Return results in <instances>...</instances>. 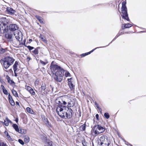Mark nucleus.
<instances>
[{"label":"nucleus","instance_id":"ea45409f","mask_svg":"<svg viewBox=\"0 0 146 146\" xmlns=\"http://www.w3.org/2000/svg\"><path fill=\"white\" fill-rule=\"evenodd\" d=\"M27 48L29 49V51L31 52V50H32L35 49L34 47H32V46H27Z\"/></svg>","mask_w":146,"mask_h":146},{"label":"nucleus","instance_id":"37998d69","mask_svg":"<svg viewBox=\"0 0 146 146\" xmlns=\"http://www.w3.org/2000/svg\"><path fill=\"white\" fill-rule=\"evenodd\" d=\"M104 116L106 119H108L110 117L109 114L107 113H105L104 114Z\"/></svg>","mask_w":146,"mask_h":146},{"label":"nucleus","instance_id":"bb28decb","mask_svg":"<svg viewBox=\"0 0 146 146\" xmlns=\"http://www.w3.org/2000/svg\"><path fill=\"white\" fill-rule=\"evenodd\" d=\"M35 17L41 23H43V19L41 17L37 15Z\"/></svg>","mask_w":146,"mask_h":146},{"label":"nucleus","instance_id":"a19ab883","mask_svg":"<svg viewBox=\"0 0 146 146\" xmlns=\"http://www.w3.org/2000/svg\"><path fill=\"white\" fill-rule=\"evenodd\" d=\"M82 143L84 146H87V143L86 142L85 140L84 139L82 141Z\"/></svg>","mask_w":146,"mask_h":146},{"label":"nucleus","instance_id":"a211bd4d","mask_svg":"<svg viewBox=\"0 0 146 146\" xmlns=\"http://www.w3.org/2000/svg\"><path fill=\"white\" fill-rule=\"evenodd\" d=\"M4 134L5 136L6 137V138L8 140H11V138L9 135L8 132L6 131H5L4 132Z\"/></svg>","mask_w":146,"mask_h":146},{"label":"nucleus","instance_id":"1a4fd4ad","mask_svg":"<svg viewBox=\"0 0 146 146\" xmlns=\"http://www.w3.org/2000/svg\"><path fill=\"white\" fill-rule=\"evenodd\" d=\"M14 35L17 40L19 41L22 40L23 38V35L20 31H17V32L14 33Z\"/></svg>","mask_w":146,"mask_h":146},{"label":"nucleus","instance_id":"6e6552de","mask_svg":"<svg viewBox=\"0 0 146 146\" xmlns=\"http://www.w3.org/2000/svg\"><path fill=\"white\" fill-rule=\"evenodd\" d=\"M121 13L122 18L127 21H129L130 20L128 17L127 8H121Z\"/></svg>","mask_w":146,"mask_h":146},{"label":"nucleus","instance_id":"20e7f679","mask_svg":"<svg viewBox=\"0 0 146 146\" xmlns=\"http://www.w3.org/2000/svg\"><path fill=\"white\" fill-rule=\"evenodd\" d=\"M98 144L101 146H108L110 144V141L108 137L103 135L99 138Z\"/></svg>","mask_w":146,"mask_h":146},{"label":"nucleus","instance_id":"cd10ccee","mask_svg":"<svg viewBox=\"0 0 146 146\" xmlns=\"http://www.w3.org/2000/svg\"><path fill=\"white\" fill-rule=\"evenodd\" d=\"M40 62L42 65H45L48 63V62L47 59H45L44 61L42 60H40Z\"/></svg>","mask_w":146,"mask_h":146},{"label":"nucleus","instance_id":"2eb2a0df","mask_svg":"<svg viewBox=\"0 0 146 146\" xmlns=\"http://www.w3.org/2000/svg\"><path fill=\"white\" fill-rule=\"evenodd\" d=\"M104 47L105 46H102V47L101 46V47H97V48H96L93 49L91 51H90L89 52H87V53H85L81 54L80 56H82V57L85 56H86V55H88L90 54L92 52H93L95 49H96L97 48H103V47Z\"/></svg>","mask_w":146,"mask_h":146},{"label":"nucleus","instance_id":"bf43d9fd","mask_svg":"<svg viewBox=\"0 0 146 146\" xmlns=\"http://www.w3.org/2000/svg\"><path fill=\"white\" fill-rule=\"evenodd\" d=\"M16 104L17 105H19V103L18 102H16Z\"/></svg>","mask_w":146,"mask_h":146},{"label":"nucleus","instance_id":"423d86ee","mask_svg":"<svg viewBox=\"0 0 146 146\" xmlns=\"http://www.w3.org/2000/svg\"><path fill=\"white\" fill-rule=\"evenodd\" d=\"M67 109L66 111H65L63 113L64 115L61 116L60 117L65 119H70L71 118L72 116V109L68 107H67Z\"/></svg>","mask_w":146,"mask_h":146},{"label":"nucleus","instance_id":"13d9d810","mask_svg":"<svg viewBox=\"0 0 146 146\" xmlns=\"http://www.w3.org/2000/svg\"><path fill=\"white\" fill-rule=\"evenodd\" d=\"M16 72H17L14 71V74H15V76H16V77L17 76V74L16 73Z\"/></svg>","mask_w":146,"mask_h":146},{"label":"nucleus","instance_id":"4d7b16f0","mask_svg":"<svg viewBox=\"0 0 146 146\" xmlns=\"http://www.w3.org/2000/svg\"><path fill=\"white\" fill-rule=\"evenodd\" d=\"M98 109L100 111V113H102V110L100 108V107L99 108H98Z\"/></svg>","mask_w":146,"mask_h":146},{"label":"nucleus","instance_id":"473e14b6","mask_svg":"<svg viewBox=\"0 0 146 146\" xmlns=\"http://www.w3.org/2000/svg\"><path fill=\"white\" fill-rule=\"evenodd\" d=\"M26 110L27 112L28 113L31 114H33V111L29 107H27L26 108Z\"/></svg>","mask_w":146,"mask_h":146},{"label":"nucleus","instance_id":"c85d7f7f","mask_svg":"<svg viewBox=\"0 0 146 146\" xmlns=\"http://www.w3.org/2000/svg\"><path fill=\"white\" fill-rule=\"evenodd\" d=\"M86 129V124H84L81 125L80 127V129L81 131H84Z\"/></svg>","mask_w":146,"mask_h":146},{"label":"nucleus","instance_id":"9d476101","mask_svg":"<svg viewBox=\"0 0 146 146\" xmlns=\"http://www.w3.org/2000/svg\"><path fill=\"white\" fill-rule=\"evenodd\" d=\"M14 36V33L10 31H7L5 34V37L6 39L10 41H12V38Z\"/></svg>","mask_w":146,"mask_h":146},{"label":"nucleus","instance_id":"338daca9","mask_svg":"<svg viewBox=\"0 0 146 146\" xmlns=\"http://www.w3.org/2000/svg\"><path fill=\"white\" fill-rule=\"evenodd\" d=\"M5 71L6 72H7V71L6 70H5Z\"/></svg>","mask_w":146,"mask_h":146},{"label":"nucleus","instance_id":"393cba45","mask_svg":"<svg viewBox=\"0 0 146 146\" xmlns=\"http://www.w3.org/2000/svg\"><path fill=\"white\" fill-rule=\"evenodd\" d=\"M13 127L15 130L18 132L19 130L18 125L16 124H13Z\"/></svg>","mask_w":146,"mask_h":146},{"label":"nucleus","instance_id":"f704fd0d","mask_svg":"<svg viewBox=\"0 0 146 146\" xmlns=\"http://www.w3.org/2000/svg\"><path fill=\"white\" fill-rule=\"evenodd\" d=\"M29 92L32 95L34 96L35 95V93L33 88H32L31 90L29 91Z\"/></svg>","mask_w":146,"mask_h":146},{"label":"nucleus","instance_id":"b1692460","mask_svg":"<svg viewBox=\"0 0 146 146\" xmlns=\"http://www.w3.org/2000/svg\"><path fill=\"white\" fill-rule=\"evenodd\" d=\"M30 141L29 137L27 136H25L24 139V142L26 143H28Z\"/></svg>","mask_w":146,"mask_h":146},{"label":"nucleus","instance_id":"ddd939ff","mask_svg":"<svg viewBox=\"0 0 146 146\" xmlns=\"http://www.w3.org/2000/svg\"><path fill=\"white\" fill-rule=\"evenodd\" d=\"M19 66V62L17 61H16L14 64L13 65V67L14 71L18 72L19 70L18 67Z\"/></svg>","mask_w":146,"mask_h":146},{"label":"nucleus","instance_id":"09e8293b","mask_svg":"<svg viewBox=\"0 0 146 146\" xmlns=\"http://www.w3.org/2000/svg\"><path fill=\"white\" fill-rule=\"evenodd\" d=\"M65 76L67 77L70 76V74L68 72H66L65 73Z\"/></svg>","mask_w":146,"mask_h":146},{"label":"nucleus","instance_id":"aec40b11","mask_svg":"<svg viewBox=\"0 0 146 146\" xmlns=\"http://www.w3.org/2000/svg\"><path fill=\"white\" fill-rule=\"evenodd\" d=\"M44 123L48 127H51V125L49 123V122L47 119H45L44 120Z\"/></svg>","mask_w":146,"mask_h":146},{"label":"nucleus","instance_id":"4c0bfd02","mask_svg":"<svg viewBox=\"0 0 146 146\" xmlns=\"http://www.w3.org/2000/svg\"><path fill=\"white\" fill-rule=\"evenodd\" d=\"M46 85L45 84H42L41 87V90H44L46 88Z\"/></svg>","mask_w":146,"mask_h":146},{"label":"nucleus","instance_id":"72a5a7b5","mask_svg":"<svg viewBox=\"0 0 146 146\" xmlns=\"http://www.w3.org/2000/svg\"><path fill=\"white\" fill-rule=\"evenodd\" d=\"M9 101L10 104L12 106H13L15 105V103L13 98L11 99V100H9Z\"/></svg>","mask_w":146,"mask_h":146},{"label":"nucleus","instance_id":"864d4df0","mask_svg":"<svg viewBox=\"0 0 146 146\" xmlns=\"http://www.w3.org/2000/svg\"><path fill=\"white\" fill-rule=\"evenodd\" d=\"M31 59V58L29 57H28L27 58V61H29Z\"/></svg>","mask_w":146,"mask_h":146},{"label":"nucleus","instance_id":"de8ad7c7","mask_svg":"<svg viewBox=\"0 0 146 146\" xmlns=\"http://www.w3.org/2000/svg\"><path fill=\"white\" fill-rule=\"evenodd\" d=\"M5 26L7 25V24L10 23V20L9 19H7L6 18V20L5 21Z\"/></svg>","mask_w":146,"mask_h":146},{"label":"nucleus","instance_id":"5701e85b","mask_svg":"<svg viewBox=\"0 0 146 146\" xmlns=\"http://www.w3.org/2000/svg\"><path fill=\"white\" fill-rule=\"evenodd\" d=\"M46 144L48 146H52V142L49 140L47 139L46 141Z\"/></svg>","mask_w":146,"mask_h":146},{"label":"nucleus","instance_id":"2f4dec72","mask_svg":"<svg viewBox=\"0 0 146 146\" xmlns=\"http://www.w3.org/2000/svg\"><path fill=\"white\" fill-rule=\"evenodd\" d=\"M12 92L14 96L15 97H18V94L17 92L14 90L13 89L12 90Z\"/></svg>","mask_w":146,"mask_h":146},{"label":"nucleus","instance_id":"c03bdc74","mask_svg":"<svg viewBox=\"0 0 146 146\" xmlns=\"http://www.w3.org/2000/svg\"><path fill=\"white\" fill-rule=\"evenodd\" d=\"M126 2L123 1L122 3V8H127L126 6Z\"/></svg>","mask_w":146,"mask_h":146},{"label":"nucleus","instance_id":"f03ea898","mask_svg":"<svg viewBox=\"0 0 146 146\" xmlns=\"http://www.w3.org/2000/svg\"><path fill=\"white\" fill-rule=\"evenodd\" d=\"M55 102L59 105L63 104L66 105L68 104V107L69 108L73 106L74 104L73 100L67 95L59 97L56 99Z\"/></svg>","mask_w":146,"mask_h":146},{"label":"nucleus","instance_id":"3c124183","mask_svg":"<svg viewBox=\"0 0 146 146\" xmlns=\"http://www.w3.org/2000/svg\"><path fill=\"white\" fill-rule=\"evenodd\" d=\"M8 98L9 100H11V99L13 98L12 96L10 94H9Z\"/></svg>","mask_w":146,"mask_h":146},{"label":"nucleus","instance_id":"a878e982","mask_svg":"<svg viewBox=\"0 0 146 146\" xmlns=\"http://www.w3.org/2000/svg\"><path fill=\"white\" fill-rule=\"evenodd\" d=\"M18 132L21 134H25L26 133V131L24 129H19Z\"/></svg>","mask_w":146,"mask_h":146},{"label":"nucleus","instance_id":"412c9836","mask_svg":"<svg viewBox=\"0 0 146 146\" xmlns=\"http://www.w3.org/2000/svg\"><path fill=\"white\" fill-rule=\"evenodd\" d=\"M7 51V48H0V55L3 54Z\"/></svg>","mask_w":146,"mask_h":146},{"label":"nucleus","instance_id":"8fccbe9b","mask_svg":"<svg viewBox=\"0 0 146 146\" xmlns=\"http://www.w3.org/2000/svg\"><path fill=\"white\" fill-rule=\"evenodd\" d=\"M7 120H8V123H12V122L7 117L6 118Z\"/></svg>","mask_w":146,"mask_h":146},{"label":"nucleus","instance_id":"4468645a","mask_svg":"<svg viewBox=\"0 0 146 146\" xmlns=\"http://www.w3.org/2000/svg\"><path fill=\"white\" fill-rule=\"evenodd\" d=\"M6 11L8 13L12 15H14L15 13V10L9 7H7V8Z\"/></svg>","mask_w":146,"mask_h":146},{"label":"nucleus","instance_id":"052dcab7","mask_svg":"<svg viewBox=\"0 0 146 146\" xmlns=\"http://www.w3.org/2000/svg\"><path fill=\"white\" fill-rule=\"evenodd\" d=\"M1 87H2V88L3 89V88L5 89L4 87V86L3 85H1Z\"/></svg>","mask_w":146,"mask_h":146},{"label":"nucleus","instance_id":"4be33fe9","mask_svg":"<svg viewBox=\"0 0 146 146\" xmlns=\"http://www.w3.org/2000/svg\"><path fill=\"white\" fill-rule=\"evenodd\" d=\"M132 26V25L130 23H128L127 24H125L124 25V27H123V26H122V29H125L127 28H129Z\"/></svg>","mask_w":146,"mask_h":146},{"label":"nucleus","instance_id":"f3484780","mask_svg":"<svg viewBox=\"0 0 146 146\" xmlns=\"http://www.w3.org/2000/svg\"><path fill=\"white\" fill-rule=\"evenodd\" d=\"M6 20V18L5 17H2L1 18L0 21L1 22V23L0 24H1V25L5 26Z\"/></svg>","mask_w":146,"mask_h":146},{"label":"nucleus","instance_id":"9b49d317","mask_svg":"<svg viewBox=\"0 0 146 146\" xmlns=\"http://www.w3.org/2000/svg\"><path fill=\"white\" fill-rule=\"evenodd\" d=\"M8 28L10 31H14L17 30L19 29V27L16 24H12L10 25Z\"/></svg>","mask_w":146,"mask_h":146},{"label":"nucleus","instance_id":"0eeeda50","mask_svg":"<svg viewBox=\"0 0 146 146\" xmlns=\"http://www.w3.org/2000/svg\"><path fill=\"white\" fill-rule=\"evenodd\" d=\"M67 106L62 105H59L56 108V111L58 115L60 117L61 116L63 115V113L67 110Z\"/></svg>","mask_w":146,"mask_h":146},{"label":"nucleus","instance_id":"f8f14e48","mask_svg":"<svg viewBox=\"0 0 146 146\" xmlns=\"http://www.w3.org/2000/svg\"><path fill=\"white\" fill-rule=\"evenodd\" d=\"M71 80L72 78L68 79V85L71 91H74L75 90V86L72 83Z\"/></svg>","mask_w":146,"mask_h":146},{"label":"nucleus","instance_id":"774afa93","mask_svg":"<svg viewBox=\"0 0 146 146\" xmlns=\"http://www.w3.org/2000/svg\"><path fill=\"white\" fill-rule=\"evenodd\" d=\"M10 70H12V69H10Z\"/></svg>","mask_w":146,"mask_h":146},{"label":"nucleus","instance_id":"6ab92c4d","mask_svg":"<svg viewBox=\"0 0 146 146\" xmlns=\"http://www.w3.org/2000/svg\"><path fill=\"white\" fill-rule=\"evenodd\" d=\"M38 48H39V47H37L36 48H35V50H32L31 52L35 55H38L39 52L38 50Z\"/></svg>","mask_w":146,"mask_h":146},{"label":"nucleus","instance_id":"e433bc0d","mask_svg":"<svg viewBox=\"0 0 146 146\" xmlns=\"http://www.w3.org/2000/svg\"><path fill=\"white\" fill-rule=\"evenodd\" d=\"M7 120H7V119L6 118V119L4 120V125L7 126H8L9 125L8 122Z\"/></svg>","mask_w":146,"mask_h":146},{"label":"nucleus","instance_id":"680f3d73","mask_svg":"<svg viewBox=\"0 0 146 146\" xmlns=\"http://www.w3.org/2000/svg\"><path fill=\"white\" fill-rule=\"evenodd\" d=\"M18 118H17L15 120V121L17 123L18 121Z\"/></svg>","mask_w":146,"mask_h":146},{"label":"nucleus","instance_id":"6e6d98bb","mask_svg":"<svg viewBox=\"0 0 146 146\" xmlns=\"http://www.w3.org/2000/svg\"><path fill=\"white\" fill-rule=\"evenodd\" d=\"M35 84L36 85H38V82L37 81H36L35 82Z\"/></svg>","mask_w":146,"mask_h":146},{"label":"nucleus","instance_id":"5fc2aeb1","mask_svg":"<svg viewBox=\"0 0 146 146\" xmlns=\"http://www.w3.org/2000/svg\"><path fill=\"white\" fill-rule=\"evenodd\" d=\"M96 117L97 119H98L99 117V115L98 114H96Z\"/></svg>","mask_w":146,"mask_h":146},{"label":"nucleus","instance_id":"58836bf2","mask_svg":"<svg viewBox=\"0 0 146 146\" xmlns=\"http://www.w3.org/2000/svg\"><path fill=\"white\" fill-rule=\"evenodd\" d=\"M25 88L29 92V91L31 90L32 88L29 86H25Z\"/></svg>","mask_w":146,"mask_h":146},{"label":"nucleus","instance_id":"39448f33","mask_svg":"<svg viewBox=\"0 0 146 146\" xmlns=\"http://www.w3.org/2000/svg\"><path fill=\"white\" fill-rule=\"evenodd\" d=\"M105 129V127H103L100 125L97 124L93 127V132L95 135H97L104 132Z\"/></svg>","mask_w":146,"mask_h":146},{"label":"nucleus","instance_id":"69168bd1","mask_svg":"<svg viewBox=\"0 0 146 146\" xmlns=\"http://www.w3.org/2000/svg\"><path fill=\"white\" fill-rule=\"evenodd\" d=\"M37 56V58H38V56Z\"/></svg>","mask_w":146,"mask_h":146},{"label":"nucleus","instance_id":"49530a36","mask_svg":"<svg viewBox=\"0 0 146 146\" xmlns=\"http://www.w3.org/2000/svg\"><path fill=\"white\" fill-rule=\"evenodd\" d=\"M19 142L21 145H23L24 144L23 141L21 139H19L18 140Z\"/></svg>","mask_w":146,"mask_h":146},{"label":"nucleus","instance_id":"0e129e2a","mask_svg":"<svg viewBox=\"0 0 146 146\" xmlns=\"http://www.w3.org/2000/svg\"><path fill=\"white\" fill-rule=\"evenodd\" d=\"M30 41H32V39H30Z\"/></svg>","mask_w":146,"mask_h":146},{"label":"nucleus","instance_id":"7ed1b4c3","mask_svg":"<svg viewBox=\"0 0 146 146\" xmlns=\"http://www.w3.org/2000/svg\"><path fill=\"white\" fill-rule=\"evenodd\" d=\"M15 61V60L13 57L10 56H7L1 59H0V62L6 69L12 65Z\"/></svg>","mask_w":146,"mask_h":146},{"label":"nucleus","instance_id":"a18cd8bd","mask_svg":"<svg viewBox=\"0 0 146 146\" xmlns=\"http://www.w3.org/2000/svg\"><path fill=\"white\" fill-rule=\"evenodd\" d=\"M3 92L4 94L5 95L8 94V92L7 90L3 88Z\"/></svg>","mask_w":146,"mask_h":146},{"label":"nucleus","instance_id":"dca6fc26","mask_svg":"<svg viewBox=\"0 0 146 146\" xmlns=\"http://www.w3.org/2000/svg\"><path fill=\"white\" fill-rule=\"evenodd\" d=\"M7 29L5 27V26L0 24V33L2 34L5 33Z\"/></svg>","mask_w":146,"mask_h":146},{"label":"nucleus","instance_id":"c9c22d12","mask_svg":"<svg viewBox=\"0 0 146 146\" xmlns=\"http://www.w3.org/2000/svg\"><path fill=\"white\" fill-rule=\"evenodd\" d=\"M120 35H121V34H120V31H119L118 33L116 35L115 37L113 38V39L112 40L110 43H111L112 42V41L115 40L116 38H117L118 36H119Z\"/></svg>","mask_w":146,"mask_h":146},{"label":"nucleus","instance_id":"79ce46f5","mask_svg":"<svg viewBox=\"0 0 146 146\" xmlns=\"http://www.w3.org/2000/svg\"><path fill=\"white\" fill-rule=\"evenodd\" d=\"M0 146H8L6 144L1 141H0Z\"/></svg>","mask_w":146,"mask_h":146},{"label":"nucleus","instance_id":"603ef678","mask_svg":"<svg viewBox=\"0 0 146 146\" xmlns=\"http://www.w3.org/2000/svg\"><path fill=\"white\" fill-rule=\"evenodd\" d=\"M95 105L96 106V107L97 108H99V106H98V104L97 103H96V102H95Z\"/></svg>","mask_w":146,"mask_h":146},{"label":"nucleus","instance_id":"f257e3e1","mask_svg":"<svg viewBox=\"0 0 146 146\" xmlns=\"http://www.w3.org/2000/svg\"><path fill=\"white\" fill-rule=\"evenodd\" d=\"M52 61L50 67V72L53 75L54 80L58 82H61L63 79L64 74V70L61 67L56 64H54Z\"/></svg>","mask_w":146,"mask_h":146},{"label":"nucleus","instance_id":"7c9ffc66","mask_svg":"<svg viewBox=\"0 0 146 146\" xmlns=\"http://www.w3.org/2000/svg\"><path fill=\"white\" fill-rule=\"evenodd\" d=\"M39 38L41 39L44 42H47L46 40L44 38V36L42 35L41 34L40 35Z\"/></svg>","mask_w":146,"mask_h":146},{"label":"nucleus","instance_id":"c756f323","mask_svg":"<svg viewBox=\"0 0 146 146\" xmlns=\"http://www.w3.org/2000/svg\"><path fill=\"white\" fill-rule=\"evenodd\" d=\"M7 78L8 82L10 84H12L13 83H14V82L13 80H11L10 79V77L8 76H7Z\"/></svg>","mask_w":146,"mask_h":146},{"label":"nucleus","instance_id":"e2e57ef3","mask_svg":"<svg viewBox=\"0 0 146 146\" xmlns=\"http://www.w3.org/2000/svg\"><path fill=\"white\" fill-rule=\"evenodd\" d=\"M120 34H121V35H123V34H124V33H123L122 32H120Z\"/></svg>","mask_w":146,"mask_h":146}]
</instances>
